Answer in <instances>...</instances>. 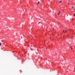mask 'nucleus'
<instances>
[{"instance_id":"1","label":"nucleus","mask_w":75,"mask_h":75,"mask_svg":"<svg viewBox=\"0 0 75 75\" xmlns=\"http://www.w3.org/2000/svg\"><path fill=\"white\" fill-rule=\"evenodd\" d=\"M63 31L64 33H65V32H67V30H63Z\"/></svg>"},{"instance_id":"2","label":"nucleus","mask_w":75,"mask_h":75,"mask_svg":"<svg viewBox=\"0 0 75 75\" xmlns=\"http://www.w3.org/2000/svg\"><path fill=\"white\" fill-rule=\"evenodd\" d=\"M67 4H69V5H70V4H70L68 2L67 3Z\"/></svg>"},{"instance_id":"3","label":"nucleus","mask_w":75,"mask_h":75,"mask_svg":"<svg viewBox=\"0 0 75 75\" xmlns=\"http://www.w3.org/2000/svg\"><path fill=\"white\" fill-rule=\"evenodd\" d=\"M39 3H40V1H38V2L37 3L38 4H39Z\"/></svg>"},{"instance_id":"4","label":"nucleus","mask_w":75,"mask_h":75,"mask_svg":"<svg viewBox=\"0 0 75 75\" xmlns=\"http://www.w3.org/2000/svg\"><path fill=\"white\" fill-rule=\"evenodd\" d=\"M59 3H62V1H59Z\"/></svg>"},{"instance_id":"5","label":"nucleus","mask_w":75,"mask_h":75,"mask_svg":"<svg viewBox=\"0 0 75 75\" xmlns=\"http://www.w3.org/2000/svg\"><path fill=\"white\" fill-rule=\"evenodd\" d=\"M74 8V7L72 6V8L73 9H74V8Z\"/></svg>"},{"instance_id":"6","label":"nucleus","mask_w":75,"mask_h":75,"mask_svg":"<svg viewBox=\"0 0 75 75\" xmlns=\"http://www.w3.org/2000/svg\"><path fill=\"white\" fill-rule=\"evenodd\" d=\"M1 43H0V46H1Z\"/></svg>"},{"instance_id":"7","label":"nucleus","mask_w":75,"mask_h":75,"mask_svg":"<svg viewBox=\"0 0 75 75\" xmlns=\"http://www.w3.org/2000/svg\"><path fill=\"white\" fill-rule=\"evenodd\" d=\"M57 14L58 15H59V14H60L59 13H58Z\"/></svg>"},{"instance_id":"8","label":"nucleus","mask_w":75,"mask_h":75,"mask_svg":"<svg viewBox=\"0 0 75 75\" xmlns=\"http://www.w3.org/2000/svg\"><path fill=\"white\" fill-rule=\"evenodd\" d=\"M74 16H75V13L74 14Z\"/></svg>"},{"instance_id":"9","label":"nucleus","mask_w":75,"mask_h":75,"mask_svg":"<svg viewBox=\"0 0 75 75\" xmlns=\"http://www.w3.org/2000/svg\"><path fill=\"white\" fill-rule=\"evenodd\" d=\"M71 49H72V47H71Z\"/></svg>"},{"instance_id":"10","label":"nucleus","mask_w":75,"mask_h":75,"mask_svg":"<svg viewBox=\"0 0 75 75\" xmlns=\"http://www.w3.org/2000/svg\"><path fill=\"white\" fill-rule=\"evenodd\" d=\"M73 13H74V11H73Z\"/></svg>"},{"instance_id":"11","label":"nucleus","mask_w":75,"mask_h":75,"mask_svg":"<svg viewBox=\"0 0 75 75\" xmlns=\"http://www.w3.org/2000/svg\"><path fill=\"white\" fill-rule=\"evenodd\" d=\"M59 13H60V11H59Z\"/></svg>"},{"instance_id":"12","label":"nucleus","mask_w":75,"mask_h":75,"mask_svg":"<svg viewBox=\"0 0 75 75\" xmlns=\"http://www.w3.org/2000/svg\"><path fill=\"white\" fill-rule=\"evenodd\" d=\"M74 10H75V9H74Z\"/></svg>"}]
</instances>
